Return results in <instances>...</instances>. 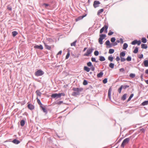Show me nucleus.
<instances>
[{
	"label": "nucleus",
	"mask_w": 148,
	"mask_h": 148,
	"mask_svg": "<svg viewBox=\"0 0 148 148\" xmlns=\"http://www.w3.org/2000/svg\"><path fill=\"white\" fill-rule=\"evenodd\" d=\"M12 35L13 37H15L18 34V32L16 31H14L12 32Z\"/></svg>",
	"instance_id": "obj_25"
},
{
	"label": "nucleus",
	"mask_w": 148,
	"mask_h": 148,
	"mask_svg": "<svg viewBox=\"0 0 148 148\" xmlns=\"http://www.w3.org/2000/svg\"><path fill=\"white\" fill-rule=\"evenodd\" d=\"M129 76L130 77L133 78L135 77V75L134 73H132L130 74Z\"/></svg>",
	"instance_id": "obj_45"
},
{
	"label": "nucleus",
	"mask_w": 148,
	"mask_h": 148,
	"mask_svg": "<svg viewBox=\"0 0 148 148\" xmlns=\"http://www.w3.org/2000/svg\"><path fill=\"white\" fill-rule=\"evenodd\" d=\"M87 65L88 66L90 67L93 65L92 62L90 61L87 63Z\"/></svg>",
	"instance_id": "obj_44"
},
{
	"label": "nucleus",
	"mask_w": 148,
	"mask_h": 148,
	"mask_svg": "<svg viewBox=\"0 0 148 148\" xmlns=\"http://www.w3.org/2000/svg\"><path fill=\"white\" fill-rule=\"evenodd\" d=\"M114 52V50L113 49H109V53L110 54H112Z\"/></svg>",
	"instance_id": "obj_37"
},
{
	"label": "nucleus",
	"mask_w": 148,
	"mask_h": 148,
	"mask_svg": "<svg viewBox=\"0 0 148 148\" xmlns=\"http://www.w3.org/2000/svg\"><path fill=\"white\" fill-rule=\"evenodd\" d=\"M127 95V94H124L121 97V99L123 101L125 100L126 98Z\"/></svg>",
	"instance_id": "obj_21"
},
{
	"label": "nucleus",
	"mask_w": 148,
	"mask_h": 148,
	"mask_svg": "<svg viewBox=\"0 0 148 148\" xmlns=\"http://www.w3.org/2000/svg\"><path fill=\"white\" fill-rule=\"evenodd\" d=\"M99 60L101 61H103L106 60L105 57L103 56H100L99 57Z\"/></svg>",
	"instance_id": "obj_27"
},
{
	"label": "nucleus",
	"mask_w": 148,
	"mask_h": 148,
	"mask_svg": "<svg viewBox=\"0 0 148 148\" xmlns=\"http://www.w3.org/2000/svg\"><path fill=\"white\" fill-rule=\"evenodd\" d=\"M125 51H124L121 52L120 53V57H124V56H125Z\"/></svg>",
	"instance_id": "obj_17"
},
{
	"label": "nucleus",
	"mask_w": 148,
	"mask_h": 148,
	"mask_svg": "<svg viewBox=\"0 0 148 148\" xmlns=\"http://www.w3.org/2000/svg\"><path fill=\"white\" fill-rule=\"evenodd\" d=\"M103 10H103V9H101L99 10L97 12V15H99L103 11Z\"/></svg>",
	"instance_id": "obj_36"
},
{
	"label": "nucleus",
	"mask_w": 148,
	"mask_h": 148,
	"mask_svg": "<svg viewBox=\"0 0 148 148\" xmlns=\"http://www.w3.org/2000/svg\"><path fill=\"white\" fill-rule=\"evenodd\" d=\"M94 50V49L93 47H91V48H89L87 50L86 53L84 54V56H88L89 55L92 53Z\"/></svg>",
	"instance_id": "obj_4"
},
{
	"label": "nucleus",
	"mask_w": 148,
	"mask_h": 148,
	"mask_svg": "<svg viewBox=\"0 0 148 148\" xmlns=\"http://www.w3.org/2000/svg\"><path fill=\"white\" fill-rule=\"evenodd\" d=\"M90 69L92 71H94L95 70V67L93 66V65L90 67Z\"/></svg>",
	"instance_id": "obj_58"
},
{
	"label": "nucleus",
	"mask_w": 148,
	"mask_h": 148,
	"mask_svg": "<svg viewBox=\"0 0 148 148\" xmlns=\"http://www.w3.org/2000/svg\"><path fill=\"white\" fill-rule=\"evenodd\" d=\"M138 51V48L137 47H136L133 51V52L134 53H137Z\"/></svg>",
	"instance_id": "obj_31"
},
{
	"label": "nucleus",
	"mask_w": 148,
	"mask_h": 148,
	"mask_svg": "<svg viewBox=\"0 0 148 148\" xmlns=\"http://www.w3.org/2000/svg\"><path fill=\"white\" fill-rule=\"evenodd\" d=\"M106 37V34H101L99 35V42L100 45H102L103 44V40Z\"/></svg>",
	"instance_id": "obj_2"
},
{
	"label": "nucleus",
	"mask_w": 148,
	"mask_h": 148,
	"mask_svg": "<svg viewBox=\"0 0 148 148\" xmlns=\"http://www.w3.org/2000/svg\"><path fill=\"white\" fill-rule=\"evenodd\" d=\"M21 125V126H23L25 124V121L24 120H21L20 121Z\"/></svg>",
	"instance_id": "obj_30"
},
{
	"label": "nucleus",
	"mask_w": 148,
	"mask_h": 148,
	"mask_svg": "<svg viewBox=\"0 0 148 148\" xmlns=\"http://www.w3.org/2000/svg\"><path fill=\"white\" fill-rule=\"evenodd\" d=\"M77 42V40H75L71 44V46H75L76 45V43Z\"/></svg>",
	"instance_id": "obj_40"
},
{
	"label": "nucleus",
	"mask_w": 148,
	"mask_h": 148,
	"mask_svg": "<svg viewBox=\"0 0 148 148\" xmlns=\"http://www.w3.org/2000/svg\"><path fill=\"white\" fill-rule=\"evenodd\" d=\"M40 107L41 108V110H42L43 112L45 113V114H47L48 113V111L46 109L45 107H43L42 106H40Z\"/></svg>",
	"instance_id": "obj_13"
},
{
	"label": "nucleus",
	"mask_w": 148,
	"mask_h": 148,
	"mask_svg": "<svg viewBox=\"0 0 148 148\" xmlns=\"http://www.w3.org/2000/svg\"><path fill=\"white\" fill-rule=\"evenodd\" d=\"M134 95V94H131L130 95V97L128 99L127 102H128V101H130L131 100V99L133 97Z\"/></svg>",
	"instance_id": "obj_38"
},
{
	"label": "nucleus",
	"mask_w": 148,
	"mask_h": 148,
	"mask_svg": "<svg viewBox=\"0 0 148 148\" xmlns=\"http://www.w3.org/2000/svg\"><path fill=\"white\" fill-rule=\"evenodd\" d=\"M132 137V136H131L129 138L124 139L121 144V147L124 148L125 147V144L129 143L130 139Z\"/></svg>",
	"instance_id": "obj_3"
},
{
	"label": "nucleus",
	"mask_w": 148,
	"mask_h": 148,
	"mask_svg": "<svg viewBox=\"0 0 148 148\" xmlns=\"http://www.w3.org/2000/svg\"><path fill=\"white\" fill-rule=\"evenodd\" d=\"M84 70L87 72H89L90 70V68L87 66H85L84 67Z\"/></svg>",
	"instance_id": "obj_16"
},
{
	"label": "nucleus",
	"mask_w": 148,
	"mask_h": 148,
	"mask_svg": "<svg viewBox=\"0 0 148 148\" xmlns=\"http://www.w3.org/2000/svg\"><path fill=\"white\" fill-rule=\"evenodd\" d=\"M103 73L102 71H101L99 73L97 74V77L98 78L101 77L103 76Z\"/></svg>",
	"instance_id": "obj_14"
},
{
	"label": "nucleus",
	"mask_w": 148,
	"mask_h": 148,
	"mask_svg": "<svg viewBox=\"0 0 148 148\" xmlns=\"http://www.w3.org/2000/svg\"><path fill=\"white\" fill-rule=\"evenodd\" d=\"M100 4V3L99 1H95L94 2L93 5L94 7L96 8L99 6V5Z\"/></svg>",
	"instance_id": "obj_7"
},
{
	"label": "nucleus",
	"mask_w": 148,
	"mask_h": 148,
	"mask_svg": "<svg viewBox=\"0 0 148 148\" xmlns=\"http://www.w3.org/2000/svg\"><path fill=\"white\" fill-rule=\"evenodd\" d=\"M10 141L12 142L13 143L16 145H18L20 143V141L19 140H17L16 139H14L12 141H11V139H10Z\"/></svg>",
	"instance_id": "obj_8"
},
{
	"label": "nucleus",
	"mask_w": 148,
	"mask_h": 148,
	"mask_svg": "<svg viewBox=\"0 0 148 148\" xmlns=\"http://www.w3.org/2000/svg\"><path fill=\"white\" fill-rule=\"evenodd\" d=\"M112 45L113 46H115L117 45L118 44L117 43V42H113L112 43Z\"/></svg>",
	"instance_id": "obj_62"
},
{
	"label": "nucleus",
	"mask_w": 148,
	"mask_h": 148,
	"mask_svg": "<svg viewBox=\"0 0 148 148\" xmlns=\"http://www.w3.org/2000/svg\"><path fill=\"white\" fill-rule=\"evenodd\" d=\"M83 88L82 87L80 88H73L72 90L75 91L73 92L72 95L74 97H76L77 96L80 95V92L83 90Z\"/></svg>",
	"instance_id": "obj_1"
},
{
	"label": "nucleus",
	"mask_w": 148,
	"mask_h": 148,
	"mask_svg": "<svg viewBox=\"0 0 148 148\" xmlns=\"http://www.w3.org/2000/svg\"><path fill=\"white\" fill-rule=\"evenodd\" d=\"M129 85H124V86L123 85V88L125 90L126 88H129Z\"/></svg>",
	"instance_id": "obj_53"
},
{
	"label": "nucleus",
	"mask_w": 148,
	"mask_h": 148,
	"mask_svg": "<svg viewBox=\"0 0 148 148\" xmlns=\"http://www.w3.org/2000/svg\"><path fill=\"white\" fill-rule=\"evenodd\" d=\"M60 95L59 93H55L52 94L51 95V97L53 98H55L56 99H57L60 97Z\"/></svg>",
	"instance_id": "obj_6"
},
{
	"label": "nucleus",
	"mask_w": 148,
	"mask_h": 148,
	"mask_svg": "<svg viewBox=\"0 0 148 148\" xmlns=\"http://www.w3.org/2000/svg\"><path fill=\"white\" fill-rule=\"evenodd\" d=\"M140 131H141L143 133H145V130L143 128L140 129Z\"/></svg>",
	"instance_id": "obj_64"
},
{
	"label": "nucleus",
	"mask_w": 148,
	"mask_h": 148,
	"mask_svg": "<svg viewBox=\"0 0 148 148\" xmlns=\"http://www.w3.org/2000/svg\"><path fill=\"white\" fill-rule=\"evenodd\" d=\"M114 64L112 63H110L109 64V67L112 69H113L114 68Z\"/></svg>",
	"instance_id": "obj_32"
},
{
	"label": "nucleus",
	"mask_w": 148,
	"mask_h": 148,
	"mask_svg": "<svg viewBox=\"0 0 148 148\" xmlns=\"http://www.w3.org/2000/svg\"><path fill=\"white\" fill-rule=\"evenodd\" d=\"M36 93L37 96H38L40 97L42 94V93L40 92V91L39 90H37L36 91Z\"/></svg>",
	"instance_id": "obj_19"
},
{
	"label": "nucleus",
	"mask_w": 148,
	"mask_h": 148,
	"mask_svg": "<svg viewBox=\"0 0 148 148\" xmlns=\"http://www.w3.org/2000/svg\"><path fill=\"white\" fill-rule=\"evenodd\" d=\"M141 41L143 43H145L147 42V40L146 38L143 37L141 38Z\"/></svg>",
	"instance_id": "obj_28"
},
{
	"label": "nucleus",
	"mask_w": 148,
	"mask_h": 148,
	"mask_svg": "<svg viewBox=\"0 0 148 148\" xmlns=\"http://www.w3.org/2000/svg\"><path fill=\"white\" fill-rule=\"evenodd\" d=\"M70 55V53L69 51H68V52L67 53V54L66 56L65 59H67L69 58Z\"/></svg>",
	"instance_id": "obj_42"
},
{
	"label": "nucleus",
	"mask_w": 148,
	"mask_h": 148,
	"mask_svg": "<svg viewBox=\"0 0 148 148\" xmlns=\"http://www.w3.org/2000/svg\"><path fill=\"white\" fill-rule=\"evenodd\" d=\"M34 48L35 49H37L40 50H42L43 49V46L42 45H36L34 46Z\"/></svg>",
	"instance_id": "obj_12"
},
{
	"label": "nucleus",
	"mask_w": 148,
	"mask_h": 148,
	"mask_svg": "<svg viewBox=\"0 0 148 148\" xmlns=\"http://www.w3.org/2000/svg\"><path fill=\"white\" fill-rule=\"evenodd\" d=\"M87 15V14H85L84 15L80 16L78 17L77 18H76L75 21H77L80 20L84 18Z\"/></svg>",
	"instance_id": "obj_9"
},
{
	"label": "nucleus",
	"mask_w": 148,
	"mask_h": 148,
	"mask_svg": "<svg viewBox=\"0 0 148 148\" xmlns=\"http://www.w3.org/2000/svg\"><path fill=\"white\" fill-rule=\"evenodd\" d=\"M144 65L145 67H148V60H145L143 62Z\"/></svg>",
	"instance_id": "obj_18"
},
{
	"label": "nucleus",
	"mask_w": 148,
	"mask_h": 148,
	"mask_svg": "<svg viewBox=\"0 0 148 148\" xmlns=\"http://www.w3.org/2000/svg\"><path fill=\"white\" fill-rule=\"evenodd\" d=\"M116 39L115 37H112L111 38L110 41L112 43L114 42L115 41Z\"/></svg>",
	"instance_id": "obj_46"
},
{
	"label": "nucleus",
	"mask_w": 148,
	"mask_h": 148,
	"mask_svg": "<svg viewBox=\"0 0 148 148\" xmlns=\"http://www.w3.org/2000/svg\"><path fill=\"white\" fill-rule=\"evenodd\" d=\"M91 61L93 62H99L98 60H96L95 58L94 57H92L91 58Z\"/></svg>",
	"instance_id": "obj_35"
},
{
	"label": "nucleus",
	"mask_w": 148,
	"mask_h": 148,
	"mask_svg": "<svg viewBox=\"0 0 148 148\" xmlns=\"http://www.w3.org/2000/svg\"><path fill=\"white\" fill-rule=\"evenodd\" d=\"M148 104V101L147 100H146L143 102L141 104V105L143 106H145L147 105Z\"/></svg>",
	"instance_id": "obj_20"
},
{
	"label": "nucleus",
	"mask_w": 148,
	"mask_h": 148,
	"mask_svg": "<svg viewBox=\"0 0 148 148\" xmlns=\"http://www.w3.org/2000/svg\"><path fill=\"white\" fill-rule=\"evenodd\" d=\"M51 4H50L49 3H43V4H42V5L43 6H44L46 8H47V7L50 6Z\"/></svg>",
	"instance_id": "obj_33"
},
{
	"label": "nucleus",
	"mask_w": 148,
	"mask_h": 148,
	"mask_svg": "<svg viewBox=\"0 0 148 148\" xmlns=\"http://www.w3.org/2000/svg\"><path fill=\"white\" fill-rule=\"evenodd\" d=\"M138 57L140 59H142L143 58V54H141V55H140L139 56H138Z\"/></svg>",
	"instance_id": "obj_60"
},
{
	"label": "nucleus",
	"mask_w": 148,
	"mask_h": 148,
	"mask_svg": "<svg viewBox=\"0 0 148 148\" xmlns=\"http://www.w3.org/2000/svg\"><path fill=\"white\" fill-rule=\"evenodd\" d=\"M108 82V79L107 78H105L103 80V84H105Z\"/></svg>",
	"instance_id": "obj_48"
},
{
	"label": "nucleus",
	"mask_w": 148,
	"mask_h": 148,
	"mask_svg": "<svg viewBox=\"0 0 148 148\" xmlns=\"http://www.w3.org/2000/svg\"><path fill=\"white\" fill-rule=\"evenodd\" d=\"M36 99H37V102L39 104L40 106H42V104L41 102V101L39 99L38 97H37Z\"/></svg>",
	"instance_id": "obj_34"
},
{
	"label": "nucleus",
	"mask_w": 148,
	"mask_h": 148,
	"mask_svg": "<svg viewBox=\"0 0 148 148\" xmlns=\"http://www.w3.org/2000/svg\"><path fill=\"white\" fill-rule=\"evenodd\" d=\"M126 60L127 61H130L132 60V58L130 56H129L126 58Z\"/></svg>",
	"instance_id": "obj_43"
},
{
	"label": "nucleus",
	"mask_w": 148,
	"mask_h": 148,
	"mask_svg": "<svg viewBox=\"0 0 148 148\" xmlns=\"http://www.w3.org/2000/svg\"><path fill=\"white\" fill-rule=\"evenodd\" d=\"M94 54L95 56H98L99 54V52L97 50H96L94 52Z\"/></svg>",
	"instance_id": "obj_50"
},
{
	"label": "nucleus",
	"mask_w": 148,
	"mask_h": 148,
	"mask_svg": "<svg viewBox=\"0 0 148 148\" xmlns=\"http://www.w3.org/2000/svg\"><path fill=\"white\" fill-rule=\"evenodd\" d=\"M128 47V44L127 43H125L123 45V49L124 50H126Z\"/></svg>",
	"instance_id": "obj_26"
},
{
	"label": "nucleus",
	"mask_w": 148,
	"mask_h": 148,
	"mask_svg": "<svg viewBox=\"0 0 148 148\" xmlns=\"http://www.w3.org/2000/svg\"><path fill=\"white\" fill-rule=\"evenodd\" d=\"M114 59L113 57L112 56V55H110L108 57V59L110 62H112Z\"/></svg>",
	"instance_id": "obj_29"
},
{
	"label": "nucleus",
	"mask_w": 148,
	"mask_h": 148,
	"mask_svg": "<svg viewBox=\"0 0 148 148\" xmlns=\"http://www.w3.org/2000/svg\"><path fill=\"white\" fill-rule=\"evenodd\" d=\"M141 48L142 49H147V45L146 44H142L141 45Z\"/></svg>",
	"instance_id": "obj_24"
},
{
	"label": "nucleus",
	"mask_w": 148,
	"mask_h": 148,
	"mask_svg": "<svg viewBox=\"0 0 148 148\" xmlns=\"http://www.w3.org/2000/svg\"><path fill=\"white\" fill-rule=\"evenodd\" d=\"M112 92V88L111 87L109 88L108 93V97L109 98L110 100H111V94Z\"/></svg>",
	"instance_id": "obj_10"
},
{
	"label": "nucleus",
	"mask_w": 148,
	"mask_h": 148,
	"mask_svg": "<svg viewBox=\"0 0 148 148\" xmlns=\"http://www.w3.org/2000/svg\"><path fill=\"white\" fill-rule=\"evenodd\" d=\"M108 28V25H105L102 28L104 30H105V31L106 32H107V29Z\"/></svg>",
	"instance_id": "obj_22"
},
{
	"label": "nucleus",
	"mask_w": 148,
	"mask_h": 148,
	"mask_svg": "<svg viewBox=\"0 0 148 148\" xmlns=\"http://www.w3.org/2000/svg\"><path fill=\"white\" fill-rule=\"evenodd\" d=\"M141 41L140 40H137V44L138 45H139L141 44Z\"/></svg>",
	"instance_id": "obj_57"
},
{
	"label": "nucleus",
	"mask_w": 148,
	"mask_h": 148,
	"mask_svg": "<svg viewBox=\"0 0 148 148\" xmlns=\"http://www.w3.org/2000/svg\"><path fill=\"white\" fill-rule=\"evenodd\" d=\"M123 85H121V86L118 89V92L119 93H120L121 92V90L123 88Z\"/></svg>",
	"instance_id": "obj_39"
},
{
	"label": "nucleus",
	"mask_w": 148,
	"mask_h": 148,
	"mask_svg": "<svg viewBox=\"0 0 148 148\" xmlns=\"http://www.w3.org/2000/svg\"><path fill=\"white\" fill-rule=\"evenodd\" d=\"M119 71L120 72H122V73H124L125 70L124 68H121L119 69Z\"/></svg>",
	"instance_id": "obj_56"
},
{
	"label": "nucleus",
	"mask_w": 148,
	"mask_h": 148,
	"mask_svg": "<svg viewBox=\"0 0 148 148\" xmlns=\"http://www.w3.org/2000/svg\"><path fill=\"white\" fill-rule=\"evenodd\" d=\"M137 40L136 39L134 40L131 42V44L132 45H134L137 44Z\"/></svg>",
	"instance_id": "obj_41"
},
{
	"label": "nucleus",
	"mask_w": 148,
	"mask_h": 148,
	"mask_svg": "<svg viewBox=\"0 0 148 148\" xmlns=\"http://www.w3.org/2000/svg\"><path fill=\"white\" fill-rule=\"evenodd\" d=\"M62 53V51L61 50L57 54V57H58V55H61Z\"/></svg>",
	"instance_id": "obj_61"
},
{
	"label": "nucleus",
	"mask_w": 148,
	"mask_h": 148,
	"mask_svg": "<svg viewBox=\"0 0 148 148\" xmlns=\"http://www.w3.org/2000/svg\"><path fill=\"white\" fill-rule=\"evenodd\" d=\"M120 58L121 59V61L122 62H124L126 60V59H125V58H123V57H120Z\"/></svg>",
	"instance_id": "obj_52"
},
{
	"label": "nucleus",
	"mask_w": 148,
	"mask_h": 148,
	"mask_svg": "<svg viewBox=\"0 0 148 148\" xmlns=\"http://www.w3.org/2000/svg\"><path fill=\"white\" fill-rule=\"evenodd\" d=\"M28 108L31 110H33L34 108V106L31 103L28 104L27 105Z\"/></svg>",
	"instance_id": "obj_11"
},
{
	"label": "nucleus",
	"mask_w": 148,
	"mask_h": 148,
	"mask_svg": "<svg viewBox=\"0 0 148 148\" xmlns=\"http://www.w3.org/2000/svg\"><path fill=\"white\" fill-rule=\"evenodd\" d=\"M44 1L48 3L51 4L53 2V0H44Z\"/></svg>",
	"instance_id": "obj_23"
},
{
	"label": "nucleus",
	"mask_w": 148,
	"mask_h": 148,
	"mask_svg": "<svg viewBox=\"0 0 148 148\" xmlns=\"http://www.w3.org/2000/svg\"><path fill=\"white\" fill-rule=\"evenodd\" d=\"M116 60L117 61H119L120 60V58L119 56H117L116 57Z\"/></svg>",
	"instance_id": "obj_63"
},
{
	"label": "nucleus",
	"mask_w": 148,
	"mask_h": 148,
	"mask_svg": "<svg viewBox=\"0 0 148 148\" xmlns=\"http://www.w3.org/2000/svg\"><path fill=\"white\" fill-rule=\"evenodd\" d=\"M45 46V48L48 50H50L51 48V46L47 45L46 43H44Z\"/></svg>",
	"instance_id": "obj_15"
},
{
	"label": "nucleus",
	"mask_w": 148,
	"mask_h": 148,
	"mask_svg": "<svg viewBox=\"0 0 148 148\" xmlns=\"http://www.w3.org/2000/svg\"><path fill=\"white\" fill-rule=\"evenodd\" d=\"M47 40L49 42H53L54 40L51 38H48Z\"/></svg>",
	"instance_id": "obj_51"
},
{
	"label": "nucleus",
	"mask_w": 148,
	"mask_h": 148,
	"mask_svg": "<svg viewBox=\"0 0 148 148\" xmlns=\"http://www.w3.org/2000/svg\"><path fill=\"white\" fill-rule=\"evenodd\" d=\"M44 74V72L41 69L38 70L35 73V75L37 77L42 76Z\"/></svg>",
	"instance_id": "obj_5"
},
{
	"label": "nucleus",
	"mask_w": 148,
	"mask_h": 148,
	"mask_svg": "<svg viewBox=\"0 0 148 148\" xmlns=\"http://www.w3.org/2000/svg\"><path fill=\"white\" fill-rule=\"evenodd\" d=\"M107 47L108 48H111L112 46H113L112 43H110V44L108 45L107 46Z\"/></svg>",
	"instance_id": "obj_59"
},
{
	"label": "nucleus",
	"mask_w": 148,
	"mask_h": 148,
	"mask_svg": "<svg viewBox=\"0 0 148 148\" xmlns=\"http://www.w3.org/2000/svg\"><path fill=\"white\" fill-rule=\"evenodd\" d=\"M7 9L10 11H12V7L10 5H9L7 6Z\"/></svg>",
	"instance_id": "obj_47"
},
{
	"label": "nucleus",
	"mask_w": 148,
	"mask_h": 148,
	"mask_svg": "<svg viewBox=\"0 0 148 148\" xmlns=\"http://www.w3.org/2000/svg\"><path fill=\"white\" fill-rule=\"evenodd\" d=\"M114 32L110 31L108 33V35L109 36H111L114 34Z\"/></svg>",
	"instance_id": "obj_55"
},
{
	"label": "nucleus",
	"mask_w": 148,
	"mask_h": 148,
	"mask_svg": "<svg viewBox=\"0 0 148 148\" xmlns=\"http://www.w3.org/2000/svg\"><path fill=\"white\" fill-rule=\"evenodd\" d=\"M83 84L84 85H87L88 84V81L87 80H84L83 82Z\"/></svg>",
	"instance_id": "obj_49"
},
{
	"label": "nucleus",
	"mask_w": 148,
	"mask_h": 148,
	"mask_svg": "<svg viewBox=\"0 0 148 148\" xmlns=\"http://www.w3.org/2000/svg\"><path fill=\"white\" fill-rule=\"evenodd\" d=\"M110 41L109 40H107L105 42V44L107 46L108 45L110 44Z\"/></svg>",
	"instance_id": "obj_54"
}]
</instances>
